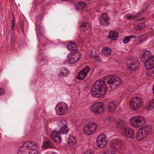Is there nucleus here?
<instances>
[{
  "label": "nucleus",
  "mask_w": 154,
  "mask_h": 154,
  "mask_svg": "<svg viewBox=\"0 0 154 154\" xmlns=\"http://www.w3.org/2000/svg\"><path fill=\"white\" fill-rule=\"evenodd\" d=\"M121 81L116 75L106 76L95 82L91 88V94L95 97L100 98L105 95L109 89L114 90L119 87Z\"/></svg>",
  "instance_id": "nucleus-1"
},
{
  "label": "nucleus",
  "mask_w": 154,
  "mask_h": 154,
  "mask_svg": "<svg viewBox=\"0 0 154 154\" xmlns=\"http://www.w3.org/2000/svg\"><path fill=\"white\" fill-rule=\"evenodd\" d=\"M150 51L146 50L140 54V57L142 61L145 63L144 66L146 69H151L154 65V56L151 57Z\"/></svg>",
  "instance_id": "nucleus-2"
},
{
  "label": "nucleus",
  "mask_w": 154,
  "mask_h": 154,
  "mask_svg": "<svg viewBox=\"0 0 154 154\" xmlns=\"http://www.w3.org/2000/svg\"><path fill=\"white\" fill-rule=\"evenodd\" d=\"M152 131V127L150 125L145 126L142 127L137 134V139L139 141L143 140L147 135L150 134Z\"/></svg>",
  "instance_id": "nucleus-3"
},
{
  "label": "nucleus",
  "mask_w": 154,
  "mask_h": 154,
  "mask_svg": "<svg viewBox=\"0 0 154 154\" xmlns=\"http://www.w3.org/2000/svg\"><path fill=\"white\" fill-rule=\"evenodd\" d=\"M146 119L140 116H135L132 118L130 120V123L135 127H139L146 123Z\"/></svg>",
  "instance_id": "nucleus-4"
},
{
  "label": "nucleus",
  "mask_w": 154,
  "mask_h": 154,
  "mask_svg": "<svg viewBox=\"0 0 154 154\" xmlns=\"http://www.w3.org/2000/svg\"><path fill=\"white\" fill-rule=\"evenodd\" d=\"M97 128L96 123L91 122L86 124L83 128V133L86 135H89L92 134Z\"/></svg>",
  "instance_id": "nucleus-5"
},
{
  "label": "nucleus",
  "mask_w": 154,
  "mask_h": 154,
  "mask_svg": "<svg viewBox=\"0 0 154 154\" xmlns=\"http://www.w3.org/2000/svg\"><path fill=\"white\" fill-rule=\"evenodd\" d=\"M129 104L131 108L132 109L137 110L142 106L141 99L140 97H133L130 101Z\"/></svg>",
  "instance_id": "nucleus-6"
},
{
  "label": "nucleus",
  "mask_w": 154,
  "mask_h": 154,
  "mask_svg": "<svg viewBox=\"0 0 154 154\" xmlns=\"http://www.w3.org/2000/svg\"><path fill=\"white\" fill-rule=\"evenodd\" d=\"M139 62L137 57L131 58L128 60L126 61V65L128 68L131 71H134L137 69Z\"/></svg>",
  "instance_id": "nucleus-7"
},
{
  "label": "nucleus",
  "mask_w": 154,
  "mask_h": 154,
  "mask_svg": "<svg viewBox=\"0 0 154 154\" xmlns=\"http://www.w3.org/2000/svg\"><path fill=\"white\" fill-rule=\"evenodd\" d=\"M110 19V17L107 14L103 13L99 18V24L103 26H107L109 25Z\"/></svg>",
  "instance_id": "nucleus-8"
},
{
  "label": "nucleus",
  "mask_w": 154,
  "mask_h": 154,
  "mask_svg": "<svg viewBox=\"0 0 154 154\" xmlns=\"http://www.w3.org/2000/svg\"><path fill=\"white\" fill-rule=\"evenodd\" d=\"M91 109L94 113L100 114L103 112V104L100 102L96 103L92 106Z\"/></svg>",
  "instance_id": "nucleus-9"
},
{
  "label": "nucleus",
  "mask_w": 154,
  "mask_h": 154,
  "mask_svg": "<svg viewBox=\"0 0 154 154\" xmlns=\"http://www.w3.org/2000/svg\"><path fill=\"white\" fill-rule=\"evenodd\" d=\"M71 56V57L67 56L66 61L70 64H74L79 61L80 58L81 54L79 52H77Z\"/></svg>",
  "instance_id": "nucleus-10"
},
{
  "label": "nucleus",
  "mask_w": 154,
  "mask_h": 154,
  "mask_svg": "<svg viewBox=\"0 0 154 154\" xmlns=\"http://www.w3.org/2000/svg\"><path fill=\"white\" fill-rule=\"evenodd\" d=\"M90 70V68L88 66H86L78 73L76 79L82 80L84 79L87 76Z\"/></svg>",
  "instance_id": "nucleus-11"
},
{
  "label": "nucleus",
  "mask_w": 154,
  "mask_h": 154,
  "mask_svg": "<svg viewBox=\"0 0 154 154\" xmlns=\"http://www.w3.org/2000/svg\"><path fill=\"white\" fill-rule=\"evenodd\" d=\"M107 143V142L104 135H100L97 138V146L100 148L104 147Z\"/></svg>",
  "instance_id": "nucleus-12"
},
{
  "label": "nucleus",
  "mask_w": 154,
  "mask_h": 154,
  "mask_svg": "<svg viewBox=\"0 0 154 154\" xmlns=\"http://www.w3.org/2000/svg\"><path fill=\"white\" fill-rule=\"evenodd\" d=\"M51 138L55 142L60 144L62 140L60 133L56 131H53L50 133Z\"/></svg>",
  "instance_id": "nucleus-13"
},
{
  "label": "nucleus",
  "mask_w": 154,
  "mask_h": 154,
  "mask_svg": "<svg viewBox=\"0 0 154 154\" xmlns=\"http://www.w3.org/2000/svg\"><path fill=\"white\" fill-rule=\"evenodd\" d=\"M61 123L62 126L59 128V131L58 132L60 133V135L61 134H66L69 131V128L67 126V122L66 120H63L62 121Z\"/></svg>",
  "instance_id": "nucleus-14"
},
{
  "label": "nucleus",
  "mask_w": 154,
  "mask_h": 154,
  "mask_svg": "<svg viewBox=\"0 0 154 154\" xmlns=\"http://www.w3.org/2000/svg\"><path fill=\"white\" fill-rule=\"evenodd\" d=\"M144 35H143L141 36L139 35L137 36L131 35L130 36H128L124 38V39L123 40V42L124 43L126 44L129 42V41H130L131 39H132L133 38H136V39H138L139 40V43H140L146 39V38L145 39L142 38V37Z\"/></svg>",
  "instance_id": "nucleus-15"
},
{
  "label": "nucleus",
  "mask_w": 154,
  "mask_h": 154,
  "mask_svg": "<svg viewBox=\"0 0 154 154\" xmlns=\"http://www.w3.org/2000/svg\"><path fill=\"white\" fill-rule=\"evenodd\" d=\"M56 108L58 109L61 115H64L68 109L67 105L64 103H61L58 106H56Z\"/></svg>",
  "instance_id": "nucleus-16"
},
{
  "label": "nucleus",
  "mask_w": 154,
  "mask_h": 154,
  "mask_svg": "<svg viewBox=\"0 0 154 154\" xmlns=\"http://www.w3.org/2000/svg\"><path fill=\"white\" fill-rule=\"evenodd\" d=\"M123 134L127 137L131 139L134 138V135L133 130L131 128H124L122 130Z\"/></svg>",
  "instance_id": "nucleus-17"
},
{
  "label": "nucleus",
  "mask_w": 154,
  "mask_h": 154,
  "mask_svg": "<svg viewBox=\"0 0 154 154\" xmlns=\"http://www.w3.org/2000/svg\"><path fill=\"white\" fill-rule=\"evenodd\" d=\"M24 149H27V150L29 149H35L36 148L37 145L36 143L32 141H27L25 142L22 146Z\"/></svg>",
  "instance_id": "nucleus-18"
},
{
  "label": "nucleus",
  "mask_w": 154,
  "mask_h": 154,
  "mask_svg": "<svg viewBox=\"0 0 154 154\" xmlns=\"http://www.w3.org/2000/svg\"><path fill=\"white\" fill-rule=\"evenodd\" d=\"M119 33L116 30H111L109 31V35L107 36L113 40H117L118 37Z\"/></svg>",
  "instance_id": "nucleus-19"
},
{
  "label": "nucleus",
  "mask_w": 154,
  "mask_h": 154,
  "mask_svg": "<svg viewBox=\"0 0 154 154\" xmlns=\"http://www.w3.org/2000/svg\"><path fill=\"white\" fill-rule=\"evenodd\" d=\"M67 145L69 146L75 145L77 143L76 138L72 135L70 136L67 139Z\"/></svg>",
  "instance_id": "nucleus-20"
},
{
  "label": "nucleus",
  "mask_w": 154,
  "mask_h": 154,
  "mask_svg": "<svg viewBox=\"0 0 154 154\" xmlns=\"http://www.w3.org/2000/svg\"><path fill=\"white\" fill-rule=\"evenodd\" d=\"M111 49L108 47H103L102 49V55L103 56H108L111 53Z\"/></svg>",
  "instance_id": "nucleus-21"
},
{
  "label": "nucleus",
  "mask_w": 154,
  "mask_h": 154,
  "mask_svg": "<svg viewBox=\"0 0 154 154\" xmlns=\"http://www.w3.org/2000/svg\"><path fill=\"white\" fill-rule=\"evenodd\" d=\"M79 26L80 30L83 32L86 31L89 29V24L87 22H84L82 23Z\"/></svg>",
  "instance_id": "nucleus-22"
},
{
  "label": "nucleus",
  "mask_w": 154,
  "mask_h": 154,
  "mask_svg": "<svg viewBox=\"0 0 154 154\" xmlns=\"http://www.w3.org/2000/svg\"><path fill=\"white\" fill-rule=\"evenodd\" d=\"M107 109L108 111L112 112L114 111L116 108L115 103L113 102H110L107 104Z\"/></svg>",
  "instance_id": "nucleus-23"
},
{
  "label": "nucleus",
  "mask_w": 154,
  "mask_h": 154,
  "mask_svg": "<svg viewBox=\"0 0 154 154\" xmlns=\"http://www.w3.org/2000/svg\"><path fill=\"white\" fill-rule=\"evenodd\" d=\"M85 3L83 2L75 3V9L76 10H81L85 6Z\"/></svg>",
  "instance_id": "nucleus-24"
},
{
  "label": "nucleus",
  "mask_w": 154,
  "mask_h": 154,
  "mask_svg": "<svg viewBox=\"0 0 154 154\" xmlns=\"http://www.w3.org/2000/svg\"><path fill=\"white\" fill-rule=\"evenodd\" d=\"M68 48L72 51H76L78 49V46L75 42L70 43L68 45Z\"/></svg>",
  "instance_id": "nucleus-25"
},
{
  "label": "nucleus",
  "mask_w": 154,
  "mask_h": 154,
  "mask_svg": "<svg viewBox=\"0 0 154 154\" xmlns=\"http://www.w3.org/2000/svg\"><path fill=\"white\" fill-rule=\"evenodd\" d=\"M145 108L146 109L148 110H150L154 108V100L148 102Z\"/></svg>",
  "instance_id": "nucleus-26"
},
{
  "label": "nucleus",
  "mask_w": 154,
  "mask_h": 154,
  "mask_svg": "<svg viewBox=\"0 0 154 154\" xmlns=\"http://www.w3.org/2000/svg\"><path fill=\"white\" fill-rule=\"evenodd\" d=\"M116 127L117 128L121 129H123L125 126V122L123 120H118L116 122Z\"/></svg>",
  "instance_id": "nucleus-27"
},
{
  "label": "nucleus",
  "mask_w": 154,
  "mask_h": 154,
  "mask_svg": "<svg viewBox=\"0 0 154 154\" xmlns=\"http://www.w3.org/2000/svg\"><path fill=\"white\" fill-rule=\"evenodd\" d=\"M122 144L121 141L119 140H116L114 141L112 143L113 147L116 149H120L122 147Z\"/></svg>",
  "instance_id": "nucleus-28"
},
{
  "label": "nucleus",
  "mask_w": 154,
  "mask_h": 154,
  "mask_svg": "<svg viewBox=\"0 0 154 154\" xmlns=\"http://www.w3.org/2000/svg\"><path fill=\"white\" fill-rule=\"evenodd\" d=\"M68 74L67 70L65 69V68H63L61 69L60 72L58 74V77L61 76H66Z\"/></svg>",
  "instance_id": "nucleus-29"
},
{
  "label": "nucleus",
  "mask_w": 154,
  "mask_h": 154,
  "mask_svg": "<svg viewBox=\"0 0 154 154\" xmlns=\"http://www.w3.org/2000/svg\"><path fill=\"white\" fill-rule=\"evenodd\" d=\"M53 143L52 142L48 140L45 142L43 146V147L44 149L51 148L53 146Z\"/></svg>",
  "instance_id": "nucleus-30"
},
{
  "label": "nucleus",
  "mask_w": 154,
  "mask_h": 154,
  "mask_svg": "<svg viewBox=\"0 0 154 154\" xmlns=\"http://www.w3.org/2000/svg\"><path fill=\"white\" fill-rule=\"evenodd\" d=\"M26 149L24 148L22 146L19 147L18 150V154H28L27 152L26 151Z\"/></svg>",
  "instance_id": "nucleus-31"
},
{
  "label": "nucleus",
  "mask_w": 154,
  "mask_h": 154,
  "mask_svg": "<svg viewBox=\"0 0 154 154\" xmlns=\"http://www.w3.org/2000/svg\"><path fill=\"white\" fill-rule=\"evenodd\" d=\"M104 154H116V153L114 151H112L111 149H107L104 152Z\"/></svg>",
  "instance_id": "nucleus-32"
},
{
  "label": "nucleus",
  "mask_w": 154,
  "mask_h": 154,
  "mask_svg": "<svg viewBox=\"0 0 154 154\" xmlns=\"http://www.w3.org/2000/svg\"><path fill=\"white\" fill-rule=\"evenodd\" d=\"M125 18H127V19L128 20H131L133 19H135L137 17V16H133V15H130L129 14L128 15H125Z\"/></svg>",
  "instance_id": "nucleus-33"
},
{
  "label": "nucleus",
  "mask_w": 154,
  "mask_h": 154,
  "mask_svg": "<svg viewBox=\"0 0 154 154\" xmlns=\"http://www.w3.org/2000/svg\"><path fill=\"white\" fill-rule=\"evenodd\" d=\"M15 41V38L14 37V35L11 36V44L12 45H14V42Z\"/></svg>",
  "instance_id": "nucleus-34"
},
{
  "label": "nucleus",
  "mask_w": 154,
  "mask_h": 154,
  "mask_svg": "<svg viewBox=\"0 0 154 154\" xmlns=\"http://www.w3.org/2000/svg\"><path fill=\"white\" fill-rule=\"evenodd\" d=\"M113 120V118L112 117L108 118L106 119V122L108 124L111 123Z\"/></svg>",
  "instance_id": "nucleus-35"
},
{
  "label": "nucleus",
  "mask_w": 154,
  "mask_h": 154,
  "mask_svg": "<svg viewBox=\"0 0 154 154\" xmlns=\"http://www.w3.org/2000/svg\"><path fill=\"white\" fill-rule=\"evenodd\" d=\"M90 56L92 58H94L97 55L96 52L94 51H91L90 54Z\"/></svg>",
  "instance_id": "nucleus-36"
},
{
  "label": "nucleus",
  "mask_w": 154,
  "mask_h": 154,
  "mask_svg": "<svg viewBox=\"0 0 154 154\" xmlns=\"http://www.w3.org/2000/svg\"><path fill=\"white\" fill-rule=\"evenodd\" d=\"M148 5H144L143 7V8L142 9V10L143 12H145V11H146L148 10Z\"/></svg>",
  "instance_id": "nucleus-37"
},
{
  "label": "nucleus",
  "mask_w": 154,
  "mask_h": 154,
  "mask_svg": "<svg viewBox=\"0 0 154 154\" xmlns=\"http://www.w3.org/2000/svg\"><path fill=\"white\" fill-rule=\"evenodd\" d=\"M84 154H94V153L91 150L89 149L86 151Z\"/></svg>",
  "instance_id": "nucleus-38"
},
{
  "label": "nucleus",
  "mask_w": 154,
  "mask_h": 154,
  "mask_svg": "<svg viewBox=\"0 0 154 154\" xmlns=\"http://www.w3.org/2000/svg\"><path fill=\"white\" fill-rule=\"evenodd\" d=\"M5 92V91L3 88H0V95H3Z\"/></svg>",
  "instance_id": "nucleus-39"
},
{
  "label": "nucleus",
  "mask_w": 154,
  "mask_h": 154,
  "mask_svg": "<svg viewBox=\"0 0 154 154\" xmlns=\"http://www.w3.org/2000/svg\"><path fill=\"white\" fill-rule=\"evenodd\" d=\"M11 23L13 25H15V17L14 15L13 16L12 19L11 20Z\"/></svg>",
  "instance_id": "nucleus-40"
},
{
  "label": "nucleus",
  "mask_w": 154,
  "mask_h": 154,
  "mask_svg": "<svg viewBox=\"0 0 154 154\" xmlns=\"http://www.w3.org/2000/svg\"><path fill=\"white\" fill-rule=\"evenodd\" d=\"M137 26V28L138 29H141L143 27V26L142 25V24H138Z\"/></svg>",
  "instance_id": "nucleus-41"
},
{
  "label": "nucleus",
  "mask_w": 154,
  "mask_h": 154,
  "mask_svg": "<svg viewBox=\"0 0 154 154\" xmlns=\"http://www.w3.org/2000/svg\"><path fill=\"white\" fill-rule=\"evenodd\" d=\"M94 59H95L96 61H100L101 60L100 59V57L98 55H97L96 56V57H94Z\"/></svg>",
  "instance_id": "nucleus-42"
},
{
  "label": "nucleus",
  "mask_w": 154,
  "mask_h": 154,
  "mask_svg": "<svg viewBox=\"0 0 154 154\" xmlns=\"http://www.w3.org/2000/svg\"><path fill=\"white\" fill-rule=\"evenodd\" d=\"M24 21L23 20H22L20 21V25L21 26H23L24 25Z\"/></svg>",
  "instance_id": "nucleus-43"
},
{
  "label": "nucleus",
  "mask_w": 154,
  "mask_h": 154,
  "mask_svg": "<svg viewBox=\"0 0 154 154\" xmlns=\"http://www.w3.org/2000/svg\"><path fill=\"white\" fill-rule=\"evenodd\" d=\"M149 69L151 70V71L150 72H152L153 74V75H154V65L153 66L152 68L151 69Z\"/></svg>",
  "instance_id": "nucleus-44"
},
{
  "label": "nucleus",
  "mask_w": 154,
  "mask_h": 154,
  "mask_svg": "<svg viewBox=\"0 0 154 154\" xmlns=\"http://www.w3.org/2000/svg\"><path fill=\"white\" fill-rule=\"evenodd\" d=\"M20 41L22 42V43H24V40L23 38H20Z\"/></svg>",
  "instance_id": "nucleus-45"
},
{
  "label": "nucleus",
  "mask_w": 154,
  "mask_h": 154,
  "mask_svg": "<svg viewBox=\"0 0 154 154\" xmlns=\"http://www.w3.org/2000/svg\"><path fill=\"white\" fill-rule=\"evenodd\" d=\"M151 43L152 44L153 46H154V39L152 41H151Z\"/></svg>",
  "instance_id": "nucleus-46"
},
{
  "label": "nucleus",
  "mask_w": 154,
  "mask_h": 154,
  "mask_svg": "<svg viewBox=\"0 0 154 154\" xmlns=\"http://www.w3.org/2000/svg\"><path fill=\"white\" fill-rule=\"evenodd\" d=\"M15 25H13L12 24V25L11 26V29H13V30H14V26Z\"/></svg>",
  "instance_id": "nucleus-47"
},
{
  "label": "nucleus",
  "mask_w": 154,
  "mask_h": 154,
  "mask_svg": "<svg viewBox=\"0 0 154 154\" xmlns=\"http://www.w3.org/2000/svg\"><path fill=\"white\" fill-rule=\"evenodd\" d=\"M21 27H22V32L23 33L24 32V28H23V26H21Z\"/></svg>",
  "instance_id": "nucleus-48"
},
{
  "label": "nucleus",
  "mask_w": 154,
  "mask_h": 154,
  "mask_svg": "<svg viewBox=\"0 0 154 154\" xmlns=\"http://www.w3.org/2000/svg\"><path fill=\"white\" fill-rule=\"evenodd\" d=\"M153 17L154 18V14L153 15Z\"/></svg>",
  "instance_id": "nucleus-49"
}]
</instances>
